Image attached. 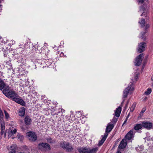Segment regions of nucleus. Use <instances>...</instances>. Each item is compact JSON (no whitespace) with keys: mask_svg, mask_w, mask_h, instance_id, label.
Listing matches in <instances>:
<instances>
[{"mask_svg":"<svg viewBox=\"0 0 153 153\" xmlns=\"http://www.w3.org/2000/svg\"><path fill=\"white\" fill-rule=\"evenodd\" d=\"M134 89V87L133 86L132 83H131L123 91V97H126L128 94H131Z\"/></svg>","mask_w":153,"mask_h":153,"instance_id":"obj_2","label":"nucleus"},{"mask_svg":"<svg viewBox=\"0 0 153 153\" xmlns=\"http://www.w3.org/2000/svg\"><path fill=\"white\" fill-rule=\"evenodd\" d=\"M129 114H128V115H127V116L126 117V119H127L128 120V119L129 117Z\"/></svg>","mask_w":153,"mask_h":153,"instance_id":"obj_43","label":"nucleus"},{"mask_svg":"<svg viewBox=\"0 0 153 153\" xmlns=\"http://www.w3.org/2000/svg\"><path fill=\"white\" fill-rule=\"evenodd\" d=\"M4 112L6 118L8 119L9 118V115L8 113L5 110H4Z\"/></svg>","mask_w":153,"mask_h":153,"instance_id":"obj_33","label":"nucleus"},{"mask_svg":"<svg viewBox=\"0 0 153 153\" xmlns=\"http://www.w3.org/2000/svg\"><path fill=\"white\" fill-rule=\"evenodd\" d=\"M3 93L6 96H7V94L8 93V89H3L2 91Z\"/></svg>","mask_w":153,"mask_h":153,"instance_id":"obj_31","label":"nucleus"},{"mask_svg":"<svg viewBox=\"0 0 153 153\" xmlns=\"http://www.w3.org/2000/svg\"><path fill=\"white\" fill-rule=\"evenodd\" d=\"M123 102H124V101H123L121 103V105H122L123 106Z\"/></svg>","mask_w":153,"mask_h":153,"instance_id":"obj_44","label":"nucleus"},{"mask_svg":"<svg viewBox=\"0 0 153 153\" xmlns=\"http://www.w3.org/2000/svg\"><path fill=\"white\" fill-rule=\"evenodd\" d=\"M4 130H1L0 134L1 135H2L4 133Z\"/></svg>","mask_w":153,"mask_h":153,"instance_id":"obj_38","label":"nucleus"},{"mask_svg":"<svg viewBox=\"0 0 153 153\" xmlns=\"http://www.w3.org/2000/svg\"><path fill=\"white\" fill-rule=\"evenodd\" d=\"M146 1V2H147L148 3V0H137V1L139 3L142 4L145 1Z\"/></svg>","mask_w":153,"mask_h":153,"instance_id":"obj_35","label":"nucleus"},{"mask_svg":"<svg viewBox=\"0 0 153 153\" xmlns=\"http://www.w3.org/2000/svg\"><path fill=\"white\" fill-rule=\"evenodd\" d=\"M18 153H25V152H19Z\"/></svg>","mask_w":153,"mask_h":153,"instance_id":"obj_48","label":"nucleus"},{"mask_svg":"<svg viewBox=\"0 0 153 153\" xmlns=\"http://www.w3.org/2000/svg\"><path fill=\"white\" fill-rule=\"evenodd\" d=\"M114 127V125L112 124H108L106 127L105 130L106 133L110 132Z\"/></svg>","mask_w":153,"mask_h":153,"instance_id":"obj_14","label":"nucleus"},{"mask_svg":"<svg viewBox=\"0 0 153 153\" xmlns=\"http://www.w3.org/2000/svg\"><path fill=\"white\" fill-rule=\"evenodd\" d=\"M136 103L135 102H134L131 105L130 108V111H133L134 110V108L136 107Z\"/></svg>","mask_w":153,"mask_h":153,"instance_id":"obj_24","label":"nucleus"},{"mask_svg":"<svg viewBox=\"0 0 153 153\" xmlns=\"http://www.w3.org/2000/svg\"><path fill=\"white\" fill-rule=\"evenodd\" d=\"M146 28L149 27V24H146Z\"/></svg>","mask_w":153,"mask_h":153,"instance_id":"obj_40","label":"nucleus"},{"mask_svg":"<svg viewBox=\"0 0 153 153\" xmlns=\"http://www.w3.org/2000/svg\"><path fill=\"white\" fill-rule=\"evenodd\" d=\"M16 145L13 144L8 149L9 153H15L16 152Z\"/></svg>","mask_w":153,"mask_h":153,"instance_id":"obj_15","label":"nucleus"},{"mask_svg":"<svg viewBox=\"0 0 153 153\" xmlns=\"http://www.w3.org/2000/svg\"><path fill=\"white\" fill-rule=\"evenodd\" d=\"M127 107V106H126V105L125 106V107L124 108V109H126Z\"/></svg>","mask_w":153,"mask_h":153,"instance_id":"obj_47","label":"nucleus"},{"mask_svg":"<svg viewBox=\"0 0 153 153\" xmlns=\"http://www.w3.org/2000/svg\"><path fill=\"white\" fill-rule=\"evenodd\" d=\"M5 84L4 82L1 79H0V90H1L3 89L5 86Z\"/></svg>","mask_w":153,"mask_h":153,"instance_id":"obj_20","label":"nucleus"},{"mask_svg":"<svg viewBox=\"0 0 153 153\" xmlns=\"http://www.w3.org/2000/svg\"><path fill=\"white\" fill-rule=\"evenodd\" d=\"M133 130H130L126 135L124 137V139L126 140H131L133 137Z\"/></svg>","mask_w":153,"mask_h":153,"instance_id":"obj_8","label":"nucleus"},{"mask_svg":"<svg viewBox=\"0 0 153 153\" xmlns=\"http://www.w3.org/2000/svg\"><path fill=\"white\" fill-rule=\"evenodd\" d=\"M118 119V118H116L115 117H114L112 121V123L114 124L116 123Z\"/></svg>","mask_w":153,"mask_h":153,"instance_id":"obj_34","label":"nucleus"},{"mask_svg":"<svg viewBox=\"0 0 153 153\" xmlns=\"http://www.w3.org/2000/svg\"><path fill=\"white\" fill-rule=\"evenodd\" d=\"M38 147L40 149L46 151L51 149L50 145L47 143H39L38 144Z\"/></svg>","mask_w":153,"mask_h":153,"instance_id":"obj_4","label":"nucleus"},{"mask_svg":"<svg viewBox=\"0 0 153 153\" xmlns=\"http://www.w3.org/2000/svg\"><path fill=\"white\" fill-rule=\"evenodd\" d=\"M147 8V6L146 5H145L144 6H142L140 7V11L143 12L142 14L141 15L142 16H145L146 14L145 13V12L146 11V9Z\"/></svg>","mask_w":153,"mask_h":153,"instance_id":"obj_17","label":"nucleus"},{"mask_svg":"<svg viewBox=\"0 0 153 153\" xmlns=\"http://www.w3.org/2000/svg\"><path fill=\"white\" fill-rule=\"evenodd\" d=\"M116 153H121V152H120L118 151Z\"/></svg>","mask_w":153,"mask_h":153,"instance_id":"obj_45","label":"nucleus"},{"mask_svg":"<svg viewBox=\"0 0 153 153\" xmlns=\"http://www.w3.org/2000/svg\"><path fill=\"white\" fill-rule=\"evenodd\" d=\"M143 127L142 124H136L134 127V129L135 130H138L141 128Z\"/></svg>","mask_w":153,"mask_h":153,"instance_id":"obj_21","label":"nucleus"},{"mask_svg":"<svg viewBox=\"0 0 153 153\" xmlns=\"http://www.w3.org/2000/svg\"><path fill=\"white\" fill-rule=\"evenodd\" d=\"M7 96L13 100L16 97H19L18 95L15 91H9Z\"/></svg>","mask_w":153,"mask_h":153,"instance_id":"obj_5","label":"nucleus"},{"mask_svg":"<svg viewBox=\"0 0 153 153\" xmlns=\"http://www.w3.org/2000/svg\"><path fill=\"white\" fill-rule=\"evenodd\" d=\"M146 107L143 108L140 112V114L142 113L143 114L146 111Z\"/></svg>","mask_w":153,"mask_h":153,"instance_id":"obj_37","label":"nucleus"},{"mask_svg":"<svg viewBox=\"0 0 153 153\" xmlns=\"http://www.w3.org/2000/svg\"><path fill=\"white\" fill-rule=\"evenodd\" d=\"M135 78H136V79L137 78H138V76H136V77H135Z\"/></svg>","mask_w":153,"mask_h":153,"instance_id":"obj_46","label":"nucleus"},{"mask_svg":"<svg viewBox=\"0 0 153 153\" xmlns=\"http://www.w3.org/2000/svg\"><path fill=\"white\" fill-rule=\"evenodd\" d=\"M142 125L144 128L149 129H150L152 126V124L151 123H143Z\"/></svg>","mask_w":153,"mask_h":153,"instance_id":"obj_13","label":"nucleus"},{"mask_svg":"<svg viewBox=\"0 0 153 153\" xmlns=\"http://www.w3.org/2000/svg\"><path fill=\"white\" fill-rule=\"evenodd\" d=\"M146 47V44L145 42H141L138 45V52L139 53H141L143 52L145 50Z\"/></svg>","mask_w":153,"mask_h":153,"instance_id":"obj_6","label":"nucleus"},{"mask_svg":"<svg viewBox=\"0 0 153 153\" xmlns=\"http://www.w3.org/2000/svg\"><path fill=\"white\" fill-rule=\"evenodd\" d=\"M47 142L51 143H53L55 142V140H52L51 137H49L46 139Z\"/></svg>","mask_w":153,"mask_h":153,"instance_id":"obj_23","label":"nucleus"},{"mask_svg":"<svg viewBox=\"0 0 153 153\" xmlns=\"http://www.w3.org/2000/svg\"><path fill=\"white\" fill-rule=\"evenodd\" d=\"M26 135L27 136L29 140L31 142H34L36 140L37 136L35 133L29 131L26 133Z\"/></svg>","mask_w":153,"mask_h":153,"instance_id":"obj_3","label":"nucleus"},{"mask_svg":"<svg viewBox=\"0 0 153 153\" xmlns=\"http://www.w3.org/2000/svg\"><path fill=\"white\" fill-rule=\"evenodd\" d=\"M143 53L140 54L136 58V60L135 62V65L136 66H140L143 57Z\"/></svg>","mask_w":153,"mask_h":153,"instance_id":"obj_7","label":"nucleus"},{"mask_svg":"<svg viewBox=\"0 0 153 153\" xmlns=\"http://www.w3.org/2000/svg\"><path fill=\"white\" fill-rule=\"evenodd\" d=\"M108 134L107 133H105L104 136L102 137L101 140L99 141L98 143V146H99L102 145L105 140Z\"/></svg>","mask_w":153,"mask_h":153,"instance_id":"obj_12","label":"nucleus"},{"mask_svg":"<svg viewBox=\"0 0 153 153\" xmlns=\"http://www.w3.org/2000/svg\"><path fill=\"white\" fill-rule=\"evenodd\" d=\"M17 137L21 141H22L23 140V136L22 135L19 134L17 135Z\"/></svg>","mask_w":153,"mask_h":153,"instance_id":"obj_30","label":"nucleus"},{"mask_svg":"<svg viewBox=\"0 0 153 153\" xmlns=\"http://www.w3.org/2000/svg\"><path fill=\"white\" fill-rule=\"evenodd\" d=\"M127 144L126 141L124 139H123L121 141L120 145L118 146V148L120 149H123L126 147Z\"/></svg>","mask_w":153,"mask_h":153,"instance_id":"obj_10","label":"nucleus"},{"mask_svg":"<svg viewBox=\"0 0 153 153\" xmlns=\"http://www.w3.org/2000/svg\"><path fill=\"white\" fill-rule=\"evenodd\" d=\"M60 146L67 151L70 152L73 149V147L68 142H62L60 143Z\"/></svg>","mask_w":153,"mask_h":153,"instance_id":"obj_1","label":"nucleus"},{"mask_svg":"<svg viewBox=\"0 0 153 153\" xmlns=\"http://www.w3.org/2000/svg\"><path fill=\"white\" fill-rule=\"evenodd\" d=\"M141 34L142 35H141V37H140V38L141 39H143L144 41H145L146 39V36H145L146 34V33H145V32L142 33H141Z\"/></svg>","mask_w":153,"mask_h":153,"instance_id":"obj_26","label":"nucleus"},{"mask_svg":"<svg viewBox=\"0 0 153 153\" xmlns=\"http://www.w3.org/2000/svg\"><path fill=\"white\" fill-rule=\"evenodd\" d=\"M127 119H126L124 121V123H123L122 126H123L125 124L126 122L127 121Z\"/></svg>","mask_w":153,"mask_h":153,"instance_id":"obj_39","label":"nucleus"},{"mask_svg":"<svg viewBox=\"0 0 153 153\" xmlns=\"http://www.w3.org/2000/svg\"><path fill=\"white\" fill-rule=\"evenodd\" d=\"M24 108V110H25V109H24V108Z\"/></svg>","mask_w":153,"mask_h":153,"instance_id":"obj_50","label":"nucleus"},{"mask_svg":"<svg viewBox=\"0 0 153 153\" xmlns=\"http://www.w3.org/2000/svg\"><path fill=\"white\" fill-rule=\"evenodd\" d=\"M78 152L79 153H88V148L86 147H78L77 148Z\"/></svg>","mask_w":153,"mask_h":153,"instance_id":"obj_9","label":"nucleus"},{"mask_svg":"<svg viewBox=\"0 0 153 153\" xmlns=\"http://www.w3.org/2000/svg\"><path fill=\"white\" fill-rule=\"evenodd\" d=\"M25 110H22L21 111H19V115L21 116H23L25 114Z\"/></svg>","mask_w":153,"mask_h":153,"instance_id":"obj_27","label":"nucleus"},{"mask_svg":"<svg viewBox=\"0 0 153 153\" xmlns=\"http://www.w3.org/2000/svg\"><path fill=\"white\" fill-rule=\"evenodd\" d=\"M1 130H4L5 129V126L4 123V122H1Z\"/></svg>","mask_w":153,"mask_h":153,"instance_id":"obj_32","label":"nucleus"},{"mask_svg":"<svg viewBox=\"0 0 153 153\" xmlns=\"http://www.w3.org/2000/svg\"><path fill=\"white\" fill-rule=\"evenodd\" d=\"M19 97H16L13 100V101H15L18 103L19 102V100L20 99V98H19Z\"/></svg>","mask_w":153,"mask_h":153,"instance_id":"obj_36","label":"nucleus"},{"mask_svg":"<svg viewBox=\"0 0 153 153\" xmlns=\"http://www.w3.org/2000/svg\"><path fill=\"white\" fill-rule=\"evenodd\" d=\"M19 102L18 103V104H20L22 106H24L25 105V103L24 101L22 99H20L19 100Z\"/></svg>","mask_w":153,"mask_h":153,"instance_id":"obj_28","label":"nucleus"},{"mask_svg":"<svg viewBox=\"0 0 153 153\" xmlns=\"http://www.w3.org/2000/svg\"><path fill=\"white\" fill-rule=\"evenodd\" d=\"M4 137H5L6 136V133L5 132H4Z\"/></svg>","mask_w":153,"mask_h":153,"instance_id":"obj_41","label":"nucleus"},{"mask_svg":"<svg viewBox=\"0 0 153 153\" xmlns=\"http://www.w3.org/2000/svg\"><path fill=\"white\" fill-rule=\"evenodd\" d=\"M146 98H147L146 97L144 99V100H146Z\"/></svg>","mask_w":153,"mask_h":153,"instance_id":"obj_49","label":"nucleus"},{"mask_svg":"<svg viewBox=\"0 0 153 153\" xmlns=\"http://www.w3.org/2000/svg\"><path fill=\"white\" fill-rule=\"evenodd\" d=\"M129 100H128V101L127 102L126 104V106H128V103H129Z\"/></svg>","mask_w":153,"mask_h":153,"instance_id":"obj_42","label":"nucleus"},{"mask_svg":"<svg viewBox=\"0 0 153 153\" xmlns=\"http://www.w3.org/2000/svg\"><path fill=\"white\" fill-rule=\"evenodd\" d=\"M4 115L2 111L1 108H0V122L1 121V120L3 119Z\"/></svg>","mask_w":153,"mask_h":153,"instance_id":"obj_29","label":"nucleus"},{"mask_svg":"<svg viewBox=\"0 0 153 153\" xmlns=\"http://www.w3.org/2000/svg\"><path fill=\"white\" fill-rule=\"evenodd\" d=\"M139 23L141 25L142 27H143L145 24V20L144 19H142L141 22H139Z\"/></svg>","mask_w":153,"mask_h":153,"instance_id":"obj_22","label":"nucleus"},{"mask_svg":"<svg viewBox=\"0 0 153 153\" xmlns=\"http://www.w3.org/2000/svg\"><path fill=\"white\" fill-rule=\"evenodd\" d=\"M122 105H120L118 108H117L115 111V116L117 117L120 116V113L122 110Z\"/></svg>","mask_w":153,"mask_h":153,"instance_id":"obj_11","label":"nucleus"},{"mask_svg":"<svg viewBox=\"0 0 153 153\" xmlns=\"http://www.w3.org/2000/svg\"><path fill=\"white\" fill-rule=\"evenodd\" d=\"M32 120L28 116H26L25 119V123L27 126L30 125L31 124Z\"/></svg>","mask_w":153,"mask_h":153,"instance_id":"obj_16","label":"nucleus"},{"mask_svg":"<svg viewBox=\"0 0 153 153\" xmlns=\"http://www.w3.org/2000/svg\"><path fill=\"white\" fill-rule=\"evenodd\" d=\"M88 153H96L98 150V148L96 147L91 149L88 148Z\"/></svg>","mask_w":153,"mask_h":153,"instance_id":"obj_19","label":"nucleus"},{"mask_svg":"<svg viewBox=\"0 0 153 153\" xmlns=\"http://www.w3.org/2000/svg\"><path fill=\"white\" fill-rule=\"evenodd\" d=\"M152 92V89L150 88H148L147 91L144 92V94L146 95H148L149 94Z\"/></svg>","mask_w":153,"mask_h":153,"instance_id":"obj_25","label":"nucleus"},{"mask_svg":"<svg viewBox=\"0 0 153 153\" xmlns=\"http://www.w3.org/2000/svg\"><path fill=\"white\" fill-rule=\"evenodd\" d=\"M16 131L17 130L16 128H14L13 131L11 129H9L7 132L8 137H11L13 135L15 134L16 133Z\"/></svg>","mask_w":153,"mask_h":153,"instance_id":"obj_18","label":"nucleus"}]
</instances>
